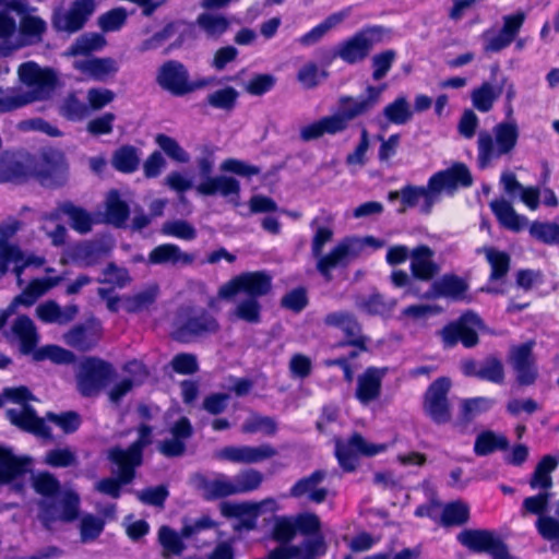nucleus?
I'll return each instance as SVG.
<instances>
[{
	"instance_id": "1",
	"label": "nucleus",
	"mask_w": 559,
	"mask_h": 559,
	"mask_svg": "<svg viewBox=\"0 0 559 559\" xmlns=\"http://www.w3.org/2000/svg\"><path fill=\"white\" fill-rule=\"evenodd\" d=\"M473 183L468 168L456 163L452 167L432 175L426 187L406 186L402 189L403 209L419 206L420 212L429 214L432 206L440 200L442 192L453 193L459 186L469 187Z\"/></svg>"
},
{
	"instance_id": "2",
	"label": "nucleus",
	"mask_w": 559,
	"mask_h": 559,
	"mask_svg": "<svg viewBox=\"0 0 559 559\" xmlns=\"http://www.w3.org/2000/svg\"><path fill=\"white\" fill-rule=\"evenodd\" d=\"M19 76L28 91L0 88V112L11 111L35 100L44 99L49 96L56 85L55 73L32 61L20 66Z\"/></svg>"
},
{
	"instance_id": "3",
	"label": "nucleus",
	"mask_w": 559,
	"mask_h": 559,
	"mask_svg": "<svg viewBox=\"0 0 559 559\" xmlns=\"http://www.w3.org/2000/svg\"><path fill=\"white\" fill-rule=\"evenodd\" d=\"M152 442V428L147 425L139 427V438L128 449L114 448L109 459L118 466L119 479L104 478L95 484V489L111 498H119L120 487L134 477V468L142 463V451Z\"/></svg>"
},
{
	"instance_id": "4",
	"label": "nucleus",
	"mask_w": 559,
	"mask_h": 559,
	"mask_svg": "<svg viewBox=\"0 0 559 559\" xmlns=\"http://www.w3.org/2000/svg\"><path fill=\"white\" fill-rule=\"evenodd\" d=\"M24 227V223L14 217H9L0 223V280L4 277L12 265V272L21 280L28 266H43L46 259L22 249L17 241V234Z\"/></svg>"
},
{
	"instance_id": "5",
	"label": "nucleus",
	"mask_w": 559,
	"mask_h": 559,
	"mask_svg": "<svg viewBox=\"0 0 559 559\" xmlns=\"http://www.w3.org/2000/svg\"><path fill=\"white\" fill-rule=\"evenodd\" d=\"M519 134L518 123L513 119L497 123L491 133L480 131L477 139L479 168L485 169L492 160L510 154L516 146Z\"/></svg>"
},
{
	"instance_id": "6",
	"label": "nucleus",
	"mask_w": 559,
	"mask_h": 559,
	"mask_svg": "<svg viewBox=\"0 0 559 559\" xmlns=\"http://www.w3.org/2000/svg\"><path fill=\"white\" fill-rule=\"evenodd\" d=\"M35 400L26 386L5 388L0 394V407L5 401L16 403L19 406L7 411L8 419L23 430L43 438H50V429L44 419L38 417L34 409L26 405L27 401Z\"/></svg>"
},
{
	"instance_id": "7",
	"label": "nucleus",
	"mask_w": 559,
	"mask_h": 559,
	"mask_svg": "<svg viewBox=\"0 0 559 559\" xmlns=\"http://www.w3.org/2000/svg\"><path fill=\"white\" fill-rule=\"evenodd\" d=\"M176 335L181 341L215 334L219 331L218 320L205 309L192 306L181 307L176 316Z\"/></svg>"
},
{
	"instance_id": "8",
	"label": "nucleus",
	"mask_w": 559,
	"mask_h": 559,
	"mask_svg": "<svg viewBox=\"0 0 559 559\" xmlns=\"http://www.w3.org/2000/svg\"><path fill=\"white\" fill-rule=\"evenodd\" d=\"M114 367L96 357L84 359L76 372V386L85 397L97 396L103 389L112 380Z\"/></svg>"
},
{
	"instance_id": "9",
	"label": "nucleus",
	"mask_w": 559,
	"mask_h": 559,
	"mask_svg": "<svg viewBox=\"0 0 559 559\" xmlns=\"http://www.w3.org/2000/svg\"><path fill=\"white\" fill-rule=\"evenodd\" d=\"M384 28L381 26L365 27L342 41L334 56L349 64L360 62L368 57L372 47L382 40Z\"/></svg>"
},
{
	"instance_id": "10",
	"label": "nucleus",
	"mask_w": 559,
	"mask_h": 559,
	"mask_svg": "<svg viewBox=\"0 0 559 559\" xmlns=\"http://www.w3.org/2000/svg\"><path fill=\"white\" fill-rule=\"evenodd\" d=\"M69 164L66 155L58 150L41 153L38 160L33 158L32 177L46 187H60L67 182Z\"/></svg>"
},
{
	"instance_id": "11",
	"label": "nucleus",
	"mask_w": 559,
	"mask_h": 559,
	"mask_svg": "<svg viewBox=\"0 0 559 559\" xmlns=\"http://www.w3.org/2000/svg\"><path fill=\"white\" fill-rule=\"evenodd\" d=\"M80 498L73 491H63L55 502L41 500L38 518L43 525L51 531L57 523L74 521L79 515Z\"/></svg>"
},
{
	"instance_id": "12",
	"label": "nucleus",
	"mask_w": 559,
	"mask_h": 559,
	"mask_svg": "<svg viewBox=\"0 0 559 559\" xmlns=\"http://www.w3.org/2000/svg\"><path fill=\"white\" fill-rule=\"evenodd\" d=\"M310 226L314 230L311 240V253L317 260V271L325 278V281L330 282L332 281V271L336 267H346V263L334 262L333 252L337 248V243L328 253H323L325 245L333 239V229L329 226L320 225L319 217L312 219Z\"/></svg>"
},
{
	"instance_id": "13",
	"label": "nucleus",
	"mask_w": 559,
	"mask_h": 559,
	"mask_svg": "<svg viewBox=\"0 0 559 559\" xmlns=\"http://www.w3.org/2000/svg\"><path fill=\"white\" fill-rule=\"evenodd\" d=\"M271 277L263 272H248L242 273L218 289V297L222 299H231L239 293L247 294L246 297H260L266 295L271 290Z\"/></svg>"
},
{
	"instance_id": "14",
	"label": "nucleus",
	"mask_w": 559,
	"mask_h": 559,
	"mask_svg": "<svg viewBox=\"0 0 559 559\" xmlns=\"http://www.w3.org/2000/svg\"><path fill=\"white\" fill-rule=\"evenodd\" d=\"M386 444L372 443L366 440L361 435L354 433L346 442L341 439L335 440V454L341 467L346 472L356 468L358 455L373 456L386 450Z\"/></svg>"
},
{
	"instance_id": "15",
	"label": "nucleus",
	"mask_w": 559,
	"mask_h": 559,
	"mask_svg": "<svg viewBox=\"0 0 559 559\" xmlns=\"http://www.w3.org/2000/svg\"><path fill=\"white\" fill-rule=\"evenodd\" d=\"M451 381L441 377L435 380L427 389L424 397L425 413L437 424H447L451 419L448 393Z\"/></svg>"
},
{
	"instance_id": "16",
	"label": "nucleus",
	"mask_w": 559,
	"mask_h": 559,
	"mask_svg": "<svg viewBox=\"0 0 559 559\" xmlns=\"http://www.w3.org/2000/svg\"><path fill=\"white\" fill-rule=\"evenodd\" d=\"M7 322L8 320L0 328L3 337L10 344L17 345L22 354L33 353L39 342V333L34 321L27 316H19L9 328Z\"/></svg>"
},
{
	"instance_id": "17",
	"label": "nucleus",
	"mask_w": 559,
	"mask_h": 559,
	"mask_svg": "<svg viewBox=\"0 0 559 559\" xmlns=\"http://www.w3.org/2000/svg\"><path fill=\"white\" fill-rule=\"evenodd\" d=\"M96 8V0H74L67 10L55 13L52 24L58 31L75 33L85 25Z\"/></svg>"
},
{
	"instance_id": "18",
	"label": "nucleus",
	"mask_w": 559,
	"mask_h": 559,
	"mask_svg": "<svg viewBox=\"0 0 559 559\" xmlns=\"http://www.w3.org/2000/svg\"><path fill=\"white\" fill-rule=\"evenodd\" d=\"M484 328L481 319L472 311H467L457 322L447 325L442 332V340L447 346H453L459 341L466 347H473L478 343L477 331Z\"/></svg>"
},
{
	"instance_id": "19",
	"label": "nucleus",
	"mask_w": 559,
	"mask_h": 559,
	"mask_svg": "<svg viewBox=\"0 0 559 559\" xmlns=\"http://www.w3.org/2000/svg\"><path fill=\"white\" fill-rule=\"evenodd\" d=\"M535 341L531 340L520 345H514L509 352V364L521 385H532L538 376L536 358L533 354Z\"/></svg>"
},
{
	"instance_id": "20",
	"label": "nucleus",
	"mask_w": 559,
	"mask_h": 559,
	"mask_svg": "<svg viewBox=\"0 0 559 559\" xmlns=\"http://www.w3.org/2000/svg\"><path fill=\"white\" fill-rule=\"evenodd\" d=\"M276 449L269 444L259 445H229L218 450L215 457L236 464H257L274 457Z\"/></svg>"
},
{
	"instance_id": "21",
	"label": "nucleus",
	"mask_w": 559,
	"mask_h": 559,
	"mask_svg": "<svg viewBox=\"0 0 559 559\" xmlns=\"http://www.w3.org/2000/svg\"><path fill=\"white\" fill-rule=\"evenodd\" d=\"M27 472L26 460L19 459L11 451L0 448V483L11 484L12 490L22 492Z\"/></svg>"
},
{
	"instance_id": "22",
	"label": "nucleus",
	"mask_w": 559,
	"mask_h": 559,
	"mask_svg": "<svg viewBox=\"0 0 559 559\" xmlns=\"http://www.w3.org/2000/svg\"><path fill=\"white\" fill-rule=\"evenodd\" d=\"M189 73L186 67L175 60L165 62L157 72L156 82L165 91L175 96L188 94Z\"/></svg>"
},
{
	"instance_id": "23",
	"label": "nucleus",
	"mask_w": 559,
	"mask_h": 559,
	"mask_svg": "<svg viewBox=\"0 0 559 559\" xmlns=\"http://www.w3.org/2000/svg\"><path fill=\"white\" fill-rule=\"evenodd\" d=\"M385 84L380 87L368 86L367 96L354 98L343 96L338 100V111L349 123L350 120L370 111L378 104L381 94L385 90Z\"/></svg>"
},
{
	"instance_id": "24",
	"label": "nucleus",
	"mask_w": 559,
	"mask_h": 559,
	"mask_svg": "<svg viewBox=\"0 0 559 559\" xmlns=\"http://www.w3.org/2000/svg\"><path fill=\"white\" fill-rule=\"evenodd\" d=\"M502 20L503 26L499 34L493 35L490 32L484 34L486 51L497 52L508 47L520 32L525 21V13L516 12L515 14L503 16Z\"/></svg>"
},
{
	"instance_id": "25",
	"label": "nucleus",
	"mask_w": 559,
	"mask_h": 559,
	"mask_svg": "<svg viewBox=\"0 0 559 559\" xmlns=\"http://www.w3.org/2000/svg\"><path fill=\"white\" fill-rule=\"evenodd\" d=\"M33 157L4 154L0 156V182L21 183L32 177Z\"/></svg>"
},
{
	"instance_id": "26",
	"label": "nucleus",
	"mask_w": 559,
	"mask_h": 559,
	"mask_svg": "<svg viewBox=\"0 0 559 559\" xmlns=\"http://www.w3.org/2000/svg\"><path fill=\"white\" fill-rule=\"evenodd\" d=\"M323 321L325 325L338 328L343 331L347 337L345 344L355 346L360 352L366 350L368 338L361 334L360 324L352 313L346 311L331 312L324 317Z\"/></svg>"
},
{
	"instance_id": "27",
	"label": "nucleus",
	"mask_w": 559,
	"mask_h": 559,
	"mask_svg": "<svg viewBox=\"0 0 559 559\" xmlns=\"http://www.w3.org/2000/svg\"><path fill=\"white\" fill-rule=\"evenodd\" d=\"M385 241L373 236L362 238L347 237L337 242V248L333 252V259L336 263H346V266L360 257L367 247L379 249L384 247Z\"/></svg>"
},
{
	"instance_id": "28",
	"label": "nucleus",
	"mask_w": 559,
	"mask_h": 559,
	"mask_svg": "<svg viewBox=\"0 0 559 559\" xmlns=\"http://www.w3.org/2000/svg\"><path fill=\"white\" fill-rule=\"evenodd\" d=\"M385 372L384 368L369 367L357 377L355 396L362 405H368L380 397Z\"/></svg>"
},
{
	"instance_id": "29",
	"label": "nucleus",
	"mask_w": 559,
	"mask_h": 559,
	"mask_svg": "<svg viewBox=\"0 0 559 559\" xmlns=\"http://www.w3.org/2000/svg\"><path fill=\"white\" fill-rule=\"evenodd\" d=\"M195 255L182 251L174 243H163L155 247L147 257V263L153 265H165L171 267H185L193 264Z\"/></svg>"
},
{
	"instance_id": "30",
	"label": "nucleus",
	"mask_w": 559,
	"mask_h": 559,
	"mask_svg": "<svg viewBox=\"0 0 559 559\" xmlns=\"http://www.w3.org/2000/svg\"><path fill=\"white\" fill-rule=\"evenodd\" d=\"M348 127L347 121L340 111L324 116L321 119L304 126L299 130V136L304 142L320 139L325 134L334 135L345 131Z\"/></svg>"
},
{
	"instance_id": "31",
	"label": "nucleus",
	"mask_w": 559,
	"mask_h": 559,
	"mask_svg": "<svg viewBox=\"0 0 559 559\" xmlns=\"http://www.w3.org/2000/svg\"><path fill=\"white\" fill-rule=\"evenodd\" d=\"M326 477V472L323 469L314 471L309 476L300 478L289 489V497L292 498H307L314 503H321L326 499L328 489L319 485Z\"/></svg>"
},
{
	"instance_id": "32",
	"label": "nucleus",
	"mask_w": 559,
	"mask_h": 559,
	"mask_svg": "<svg viewBox=\"0 0 559 559\" xmlns=\"http://www.w3.org/2000/svg\"><path fill=\"white\" fill-rule=\"evenodd\" d=\"M194 480L195 486L206 500L236 496L233 477L223 473H216L212 476L197 475Z\"/></svg>"
},
{
	"instance_id": "33",
	"label": "nucleus",
	"mask_w": 559,
	"mask_h": 559,
	"mask_svg": "<svg viewBox=\"0 0 559 559\" xmlns=\"http://www.w3.org/2000/svg\"><path fill=\"white\" fill-rule=\"evenodd\" d=\"M195 190L202 195L219 194L224 198H230L234 205L239 204L240 182L234 177L224 175L207 177L195 187Z\"/></svg>"
},
{
	"instance_id": "34",
	"label": "nucleus",
	"mask_w": 559,
	"mask_h": 559,
	"mask_svg": "<svg viewBox=\"0 0 559 559\" xmlns=\"http://www.w3.org/2000/svg\"><path fill=\"white\" fill-rule=\"evenodd\" d=\"M32 10L28 0L0 1V39L8 41L19 32L17 16Z\"/></svg>"
},
{
	"instance_id": "35",
	"label": "nucleus",
	"mask_w": 559,
	"mask_h": 559,
	"mask_svg": "<svg viewBox=\"0 0 559 559\" xmlns=\"http://www.w3.org/2000/svg\"><path fill=\"white\" fill-rule=\"evenodd\" d=\"M171 438L158 444L159 452L167 457L181 456L186 451V441L192 436V426L188 418H180L170 429Z\"/></svg>"
},
{
	"instance_id": "36",
	"label": "nucleus",
	"mask_w": 559,
	"mask_h": 559,
	"mask_svg": "<svg viewBox=\"0 0 559 559\" xmlns=\"http://www.w3.org/2000/svg\"><path fill=\"white\" fill-rule=\"evenodd\" d=\"M433 251L425 245L411 251V272L415 278L428 282L439 273V266L433 262Z\"/></svg>"
},
{
	"instance_id": "37",
	"label": "nucleus",
	"mask_w": 559,
	"mask_h": 559,
	"mask_svg": "<svg viewBox=\"0 0 559 559\" xmlns=\"http://www.w3.org/2000/svg\"><path fill=\"white\" fill-rule=\"evenodd\" d=\"M500 183L509 197L514 198L519 195L530 210L534 211L539 206L540 190L537 187H524L518 181L513 173H502Z\"/></svg>"
},
{
	"instance_id": "38",
	"label": "nucleus",
	"mask_w": 559,
	"mask_h": 559,
	"mask_svg": "<svg viewBox=\"0 0 559 559\" xmlns=\"http://www.w3.org/2000/svg\"><path fill=\"white\" fill-rule=\"evenodd\" d=\"M324 550L323 539L314 538L305 542L300 547H278L269 554V559H316Z\"/></svg>"
},
{
	"instance_id": "39",
	"label": "nucleus",
	"mask_w": 559,
	"mask_h": 559,
	"mask_svg": "<svg viewBox=\"0 0 559 559\" xmlns=\"http://www.w3.org/2000/svg\"><path fill=\"white\" fill-rule=\"evenodd\" d=\"M468 289L467 283L454 274H444L435 281L431 289L426 293V298L447 297L451 299H462Z\"/></svg>"
},
{
	"instance_id": "40",
	"label": "nucleus",
	"mask_w": 559,
	"mask_h": 559,
	"mask_svg": "<svg viewBox=\"0 0 559 559\" xmlns=\"http://www.w3.org/2000/svg\"><path fill=\"white\" fill-rule=\"evenodd\" d=\"M100 328L98 324L86 323L73 326L63 335L66 344L85 352L93 348L99 340Z\"/></svg>"
},
{
	"instance_id": "41",
	"label": "nucleus",
	"mask_w": 559,
	"mask_h": 559,
	"mask_svg": "<svg viewBox=\"0 0 559 559\" xmlns=\"http://www.w3.org/2000/svg\"><path fill=\"white\" fill-rule=\"evenodd\" d=\"M197 28L207 38L218 40L230 27V20L218 12L200 13L194 22Z\"/></svg>"
},
{
	"instance_id": "42",
	"label": "nucleus",
	"mask_w": 559,
	"mask_h": 559,
	"mask_svg": "<svg viewBox=\"0 0 559 559\" xmlns=\"http://www.w3.org/2000/svg\"><path fill=\"white\" fill-rule=\"evenodd\" d=\"M75 69L96 81H105L118 72L117 61L111 58H91L75 61Z\"/></svg>"
},
{
	"instance_id": "43",
	"label": "nucleus",
	"mask_w": 559,
	"mask_h": 559,
	"mask_svg": "<svg viewBox=\"0 0 559 559\" xmlns=\"http://www.w3.org/2000/svg\"><path fill=\"white\" fill-rule=\"evenodd\" d=\"M489 205L498 222L507 229L520 231L528 223L527 219L518 214L511 203L504 199L492 200Z\"/></svg>"
},
{
	"instance_id": "44",
	"label": "nucleus",
	"mask_w": 559,
	"mask_h": 559,
	"mask_svg": "<svg viewBox=\"0 0 559 559\" xmlns=\"http://www.w3.org/2000/svg\"><path fill=\"white\" fill-rule=\"evenodd\" d=\"M457 539L473 551H488L490 555L496 546L502 544L490 532L480 530H464L457 535Z\"/></svg>"
},
{
	"instance_id": "45",
	"label": "nucleus",
	"mask_w": 559,
	"mask_h": 559,
	"mask_svg": "<svg viewBox=\"0 0 559 559\" xmlns=\"http://www.w3.org/2000/svg\"><path fill=\"white\" fill-rule=\"evenodd\" d=\"M79 312L74 305L61 308L56 301L49 300L36 308L37 317L46 323L67 324L72 321Z\"/></svg>"
},
{
	"instance_id": "46",
	"label": "nucleus",
	"mask_w": 559,
	"mask_h": 559,
	"mask_svg": "<svg viewBox=\"0 0 559 559\" xmlns=\"http://www.w3.org/2000/svg\"><path fill=\"white\" fill-rule=\"evenodd\" d=\"M261 304L255 297L239 298L235 307L229 311L228 318L231 321L240 320L250 324H257L261 321Z\"/></svg>"
},
{
	"instance_id": "47",
	"label": "nucleus",
	"mask_w": 559,
	"mask_h": 559,
	"mask_svg": "<svg viewBox=\"0 0 559 559\" xmlns=\"http://www.w3.org/2000/svg\"><path fill=\"white\" fill-rule=\"evenodd\" d=\"M477 254H485L490 265V280L499 281L503 278L510 270V255L493 247H480L476 249Z\"/></svg>"
},
{
	"instance_id": "48",
	"label": "nucleus",
	"mask_w": 559,
	"mask_h": 559,
	"mask_svg": "<svg viewBox=\"0 0 559 559\" xmlns=\"http://www.w3.org/2000/svg\"><path fill=\"white\" fill-rule=\"evenodd\" d=\"M158 294V286L151 285L132 296L122 297V308L130 313L148 310L150 307L156 301Z\"/></svg>"
},
{
	"instance_id": "49",
	"label": "nucleus",
	"mask_w": 559,
	"mask_h": 559,
	"mask_svg": "<svg viewBox=\"0 0 559 559\" xmlns=\"http://www.w3.org/2000/svg\"><path fill=\"white\" fill-rule=\"evenodd\" d=\"M59 212L68 216L69 224L75 231L80 234L91 231L93 217L86 210L76 206L71 202H66L59 206Z\"/></svg>"
},
{
	"instance_id": "50",
	"label": "nucleus",
	"mask_w": 559,
	"mask_h": 559,
	"mask_svg": "<svg viewBox=\"0 0 559 559\" xmlns=\"http://www.w3.org/2000/svg\"><path fill=\"white\" fill-rule=\"evenodd\" d=\"M558 462L552 456H544L537 464L530 479L531 488L539 489L540 491H549L552 487L551 472L555 471Z\"/></svg>"
},
{
	"instance_id": "51",
	"label": "nucleus",
	"mask_w": 559,
	"mask_h": 559,
	"mask_svg": "<svg viewBox=\"0 0 559 559\" xmlns=\"http://www.w3.org/2000/svg\"><path fill=\"white\" fill-rule=\"evenodd\" d=\"M509 445L508 439L502 435L493 431H484L479 433L475 440L474 451L477 455L484 456L496 450H504Z\"/></svg>"
},
{
	"instance_id": "52",
	"label": "nucleus",
	"mask_w": 559,
	"mask_h": 559,
	"mask_svg": "<svg viewBox=\"0 0 559 559\" xmlns=\"http://www.w3.org/2000/svg\"><path fill=\"white\" fill-rule=\"evenodd\" d=\"M129 216L128 204L120 199L117 191H110L106 199V219L107 222L121 226Z\"/></svg>"
},
{
	"instance_id": "53",
	"label": "nucleus",
	"mask_w": 559,
	"mask_h": 559,
	"mask_svg": "<svg viewBox=\"0 0 559 559\" xmlns=\"http://www.w3.org/2000/svg\"><path fill=\"white\" fill-rule=\"evenodd\" d=\"M386 120L394 124H405L413 117V110L405 96H399L383 109Z\"/></svg>"
},
{
	"instance_id": "54",
	"label": "nucleus",
	"mask_w": 559,
	"mask_h": 559,
	"mask_svg": "<svg viewBox=\"0 0 559 559\" xmlns=\"http://www.w3.org/2000/svg\"><path fill=\"white\" fill-rule=\"evenodd\" d=\"M29 12L31 10L24 15H20L21 20L17 28L28 43L39 41L47 27L46 22L38 16L29 14Z\"/></svg>"
},
{
	"instance_id": "55",
	"label": "nucleus",
	"mask_w": 559,
	"mask_h": 559,
	"mask_svg": "<svg viewBox=\"0 0 559 559\" xmlns=\"http://www.w3.org/2000/svg\"><path fill=\"white\" fill-rule=\"evenodd\" d=\"M500 94L501 88H496L490 83L484 82L479 87L473 90L471 97L477 110L487 112L492 108L495 100Z\"/></svg>"
},
{
	"instance_id": "56",
	"label": "nucleus",
	"mask_w": 559,
	"mask_h": 559,
	"mask_svg": "<svg viewBox=\"0 0 559 559\" xmlns=\"http://www.w3.org/2000/svg\"><path fill=\"white\" fill-rule=\"evenodd\" d=\"M182 537V534L179 535L177 532H175L168 526H162L159 528L158 542L163 547L164 558L181 555V552L185 550Z\"/></svg>"
},
{
	"instance_id": "57",
	"label": "nucleus",
	"mask_w": 559,
	"mask_h": 559,
	"mask_svg": "<svg viewBox=\"0 0 559 559\" xmlns=\"http://www.w3.org/2000/svg\"><path fill=\"white\" fill-rule=\"evenodd\" d=\"M530 235L545 243V245H559V225L551 222L535 221L530 225Z\"/></svg>"
},
{
	"instance_id": "58",
	"label": "nucleus",
	"mask_w": 559,
	"mask_h": 559,
	"mask_svg": "<svg viewBox=\"0 0 559 559\" xmlns=\"http://www.w3.org/2000/svg\"><path fill=\"white\" fill-rule=\"evenodd\" d=\"M235 493L241 495L257 490L262 481L263 475L257 469H246L233 477Z\"/></svg>"
},
{
	"instance_id": "59",
	"label": "nucleus",
	"mask_w": 559,
	"mask_h": 559,
	"mask_svg": "<svg viewBox=\"0 0 559 559\" xmlns=\"http://www.w3.org/2000/svg\"><path fill=\"white\" fill-rule=\"evenodd\" d=\"M155 142L173 160L180 164L190 162V154L174 138L159 133L155 136Z\"/></svg>"
},
{
	"instance_id": "60",
	"label": "nucleus",
	"mask_w": 559,
	"mask_h": 559,
	"mask_svg": "<svg viewBox=\"0 0 559 559\" xmlns=\"http://www.w3.org/2000/svg\"><path fill=\"white\" fill-rule=\"evenodd\" d=\"M128 13L124 8H115L97 19V25L104 33L118 32L127 23Z\"/></svg>"
},
{
	"instance_id": "61",
	"label": "nucleus",
	"mask_w": 559,
	"mask_h": 559,
	"mask_svg": "<svg viewBox=\"0 0 559 559\" xmlns=\"http://www.w3.org/2000/svg\"><path fill=\"white\" fill-rule=\"evenodd\" d=\"M139 163L138 151L133 146L120 147L112 156V166L122 173H133Z\"/></svg>"
},
{
	"instance_id": "62",
	"label": "nucleus",
	"mask_w": 559,
	"mask_h": 559,
	"mask_svg": "<svg viewBox=\"0 0 559 559\" xmlns=\"http://www.w3.org/2000/svg\"><path fill=\"white\" fill-rule=\"evenodd\" d=\"M60 114L69 120H82L90 114L88 106L80 100L75 94H69L59 107Z\"/></svg>"
},
{
	"instance_id": "63",
	"label": "nucleus",
	"mask_w": 559,
	"mask_h": 559,
	"mask_svg": "<svg viewBox=\"0 0 559 559\" xmlns=\"http://www.w3.org/2000/svg\"><path fill=\"white\" fill-rule=\"evenodd\" d=\"M469 508L465 502L455 501L444 507L441 522L445 526L463 525L468 521Z\"/></svg>"
},
{
	"instance_id": "64",
	"label": "nucleus",
	"mask_w": 559,
	"mask_h": 559,
	"mask_svg": "<svg viewBox=\"0 0 559 559\" xmlns=\"http://www.w3.org/2000/svg\"><path fill=\"white\" fill-rule=\"evenodd\" d=\"M238 95L234 87L227 86L209 94L206 103L217 109L231 110L236 105Z\"/></svg>"
}]
</instances>
